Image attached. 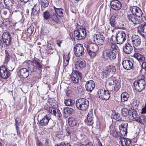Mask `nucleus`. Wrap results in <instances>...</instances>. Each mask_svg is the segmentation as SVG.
<instances>
[{
	"label": "nucleus",
	"instance_id": "nucleus-1",
	"mask_svg": "<svg viewBox=\"0 0 146 146\" xmlns=\"http://www.w3.org/2000/svg\"><path fill=\"white\" fill-rule=\"evenodd\" d=\"M39 125L40 126H45L48 125L50 128L55 125L54 121L51 119V115L49 114L45 115L44 113H39L38 116Z\"/></svg>",
	"mask_w": 146,
	"mask_h": 146
},
{
	"label": "nucleus",
	"instance_id": "nucleus-2",
	"mask_svg": "<svg viewBox=\"0 0 146 146\" xmlns=\"http://www.w3.org/2000/svg\"><path fill=\"white\" fill-rule=\"evenodd\" d=\"M89 105L88 101L84 98L78 99L76 102V106L78 110L82 111L86 110Z\"/></svg>",
	"mask_w": 146,
	"mask_h": 146
},
{
	"label": "nucleus",
	"instance_id": "nucleus-3",
	"mask_svg": "<svg viewBox=\"0 0 146 146\" xmlns=\"http://www.w3.org/2000/svg\"><path fill=\"white\" fill-rule=\"evenodd\" d=\"M86 49L89 55L92 57H94L96 55V52L98 47L97 45L94 43H92L86 45Z\"/></svg>",
	"mask_w": 146,
	"mask_h": 146
},
{
	"label": "nucleus",
	"instance_id": "nucleus-4",
	"mask_svg": "<svg viewBox=\"0 0 146 146\" xmlns=\"http://www.w3.org/2000/svg\"><path fill=\"white\" fill-rule=\"evenodd\" d=\"M133 85L135 90L140 92L145 88V82L143 79H140L135 81Z\"/></svg>",
	"mask_w": 146,
	"mask_h": 146
},
{
	"label": "nucleus",
	"instance_id": "nucleus-5",
	"mask_svg": "<svg viewBox=\"0 0 146 146\" xmlns=\"http://www.w3.org/2000/svg\"><path fill=\"white\" fill-rule=\"evenodd\" d=\"M126 35L125 33L122 31H118L115 36L116 42L118 44H122L126 39Z\"/></svg>",
	"mask_w": 146,
	"mask_h": 146
},
{
	"label": "nucleus",
	"instance_id": "nucleus-6",
	"mask_svg": "<svg viewBox=\"0 0 146 146\" xmlns=\"http://www.w3.org/2000/svg\"><path fill=\"white\" fill-rule=\"evenodd\" d=\"M86 30L84 29H78L74 31V36L77 40H81L84 38L86 35Z\"/></svg>",
	"mask_w": 146,
	"mask_h": 146
},
{
	"label": "nucleus",
	"instance_id": "nucleus-7",
	"mask_svg": "<svg viewBox=\"0 0 146 146\" xmlns=\"http://www.w3.org/2000/svg\"><path fill=\"white\" fill-rule=\"evenodd\" d=\"M98 93L99 98L103 100H108L110 97L109 92L104 89H99L98 92Z\"/></svg>",
	"mask_w": 146,
	"mask_h": 146
},
{
	"label": "nucleus",
	"instance_id": "nucleus-8",
	"mask_svg": "<svg viewBox=\"0 0 146 146\" xmlns=\"http://www.w3.org/2000/svg\"><path fill=\"white\" fill-rule=\"evenodd\" d=\"M93 37L94 42L95 41V39L96 40V42L98 45H103L105 43V38L103 35L99 34H95L93 35Z\"/></svg>",
	"mask_w": 146,
	"mask_h": 146
},
{
	"label": "nucleus",
	"instance_id": "nucleus-9",
	"mask_svg": "<svg viewBox=\"0 0 146 146\" xmlns=\"http://www.w3.org/2000/svg\"><path fill=\"white\" fill-rule=\"evenodd\" d=\"M74 52L75 55L78 57L83 55L84 49L83 45L80 44H77L74 47Z\"/></svg>",
	"mask_w": 146,
	"mask_h": 146
},
{
	"label": "nucleus",
	"instance_id": "nucleus-10",
	"mask_svg": "<svg viewBox=\"0 0 146 146\" xmlns=\"http://www.w3.org/2000/svg\"><path fill=\"white\" fill-rule=\"evenodd\" d=\"M10 72L4 66L0 67V77L5 79H7L10 76Z\"/></svg>",
	"mask_w": 146,
	"mask_h": 146
},
{
	"label": "nucleus",
	"instance_id": "nucleus-11",
	"mask_svg": "<svg viewBox=\"0 0 146 146\" xmlns=\"http://www.w3.org/2000/svg\"><path fill=\"white\" fill-rule=\"evenodd\" d=\"M71 76L72 82L75 84L78 83L79 80L82 79L81 73L77 71H73L72 72Z\"/></svg>",
	"mask_w": 146,
	"mask_h": 146
},
{
	"label": "nucleus",
	"instance_id": "nucleus-12",
	"mask_svg": "<svg viewBox=\"0 0 146 146\" xmlns=\"http://www.w3.org/2000/svg\"><path fill=\"white\" fill-rule=\"evenodd\" d=\"M130 9L133 14L139 18L141 17L143 12L140 8L137 6H133L130 7Z\"/></svg>",
	"mask_w": 146,
	"mask_h": 146
},
{
	"label": "nucleus",
	"instance_id": "nucleus-13",
	"mask_svg": "<svg viewBox=\"0 0 146 146\" xmlns=\"http://www.w3.org/2000/svg\"><path fill=\"white\" fill-rule=\"evenodd\" d=\"M2 39L3 43L7 46L10 45L11 43V38L10 34L8 32L3 33L2 36Z\"/></svg>",
	"mask_w": 146,
	"mask_h": 146
},
{
	"label": "nucleus",
	"instance_id": "nucleus-14",
	"mask_svg": "<svg viewBox=\"0 0 146 146\" xmlns=\"http://www.w3.org/2000/svg\"><path fill=\"white\" fill-rule=\"evenodd\" d=\"M127 17L128 21L131 23H132L135 25L139 23L140 19L132 14L127 15Z\"/></svg>",
	"mask_w": 146,
	"mask_h": 146
},
{
	"label": "nucleus",
	"instance_id": "nucleus-15",
	"mask_svg": "<svg viewBox=\"0 0 146 146\" xmlns=\"http://www.w3.org/2000/svg\"><path fill=\"white\" fill-rule=\"evenodd\" d=\"M18 74L21 78H25L29 75V71L26 68H22L18 70Z\"/></svg>",
	"mask_w": 146,
	"mask_h": 146
},
{
	"label": "nucleus",
	"instance_id": "nucleus-16",
	"mask_svg": "<svg viewBox=\"0 0 146 146\" xmlns=\"http://www.w3.org/2000/svg\"><path fill=\"white\" fill-rule=\"evenodd\" d=\"M110 4L111 9L115 10H119L122 7L121 3L118 0L112 1Z\"/></svg>",
	"mask_w": 146,
	"mask_h": 146
},
{
	"label": "nucleus",
	"instance_id": "nucleus-17",
	"mask_svg": "<svg viewBox=\"0 0 146 146\" xmlns=\"http://www.w3.org/2000/svg\"><path fill=\"white\" fill-rule=\"evenodd\" d=\"M132 43L134 46H138L141 44L140 37L138 35H133L131 38Z\"/></svg>",
	"mask_w": 146,
	"mask_h": 146
},
{
	"label": "nucleus",
	"instance_id": "nucleus-18",
	"mask_svg": "<svg viewBox=\"0 0 146 146\" xmlns=\"http://www.w3.org/2000/svg\"><path fill=\"white\" fill-rule=\"evenodd\" d=\"M93 115L92 111H90L87 115V119L85 120V123L89 126H92L94 123Z\"/></svg>",
	"mask_w": 146,
	"mask_h": 146
},
{
	"label": "nucleus",
	"instance_id": "nucleus-19",
	"mask_svg": "<svg viewBox=\"0 0 146 146\" xmlns=\"http://www.w3.org/2000/svg\"><path fill=\"white\" fill-rule=\"evenodd\" d=\"M133 61L129 60H124L122 63L123 68L127 70L131 69L133 67Z\"/></svg>",
	"mask_w": 146,
	"mask_h": 146
},
{
	"label": "nucleus",
	"instance_id": "nucleus-20",
	"mask_svg": "<svg viewBox=\"0 0 146 146\" xmlns=\"http://www.w3.org/2000/svg\"><path fill=\"white\" fill-rule=\"evenodd\" d=\"M95 86L94 82L92 80L87 82L85 85L86 88V90L90 92H92Z\"/></svg>",
	"mask_w": 146,
	"mask_h": 146
},
{
	"label": "nucleus",
	"instance_id": "nucleus-21",
	"mask_svg": "<svg viewBox=\"0 0 146 146\" xmlns=\"http://www.w3.org/2000/svg\"><path fill=\"white\" fill-rule=\"evenodd\" d=\"M86 65L85 61L82 60H77L76 62L75 68L78 70H81L84 68Z\"/></svg>",
	"mask_w": 146,
	"mask_h": 146
},
{
	"label": "nucleus",
	"instance_id": "nucleus-22",
	"mask_svg": "<svg viewBox=\"0 0 146 146\" xmlns=\"http://www.w3.org/2000/svg\"><path fill=\"white\" fill-rule=\"evenodd\" d=\"M133 47L131 44L128 42L125 43L123 47V52L126 54H130L132 52Z\"/></svg>",
	"mask_w": 146,
	"mask_h": 146
},
{
	"label": "nucleus",
	"instance_id": "nucleus-23",
	"mask_svg": "<svg viewBox=\"0 0 146 146\" xmlns=\"http://www.w3.org/2000/svg\"><path fill=\"white\" fill-rule=\"evenodd\" d=\"M115 53L111 50H107L105 51L106 56L108 57L111 60H114L116 58V54Z\"/></svg>",
	"mask_w": 146,
	"mask_h": 146
},
{
	"label": "nucleus",
	"instance_id": "nucleus-24",
	"mask_svg": "<svg viewBox=\"0 0 146 146\" xmlns=\"http://www.w3.org/2000/svg\"><path fill=\"white\" fill-rule=\"evenodd\" d=\"M53 8L55 13L59 17H64L65 13V11L64 9L61 8H56L54 6Z\"/></svg>",
	"mask_w": 146,
	"mask_h": 146
},
{
	"label": "nucleus",
	"instance_id": "nucleus-25",
	"mask_svg": "<svg viewBox=\"0 0 146 146\" xmlns=\"http://www.w3.org/2000/svg\"><path fill=\"white\" fill-rule=\"evenodd\" d=\"M114 79V77L113 76H112L110 77L109 80H113V85L114 90H118L120 88V82H118V80H113Z\"/></svg>",
	"mask_w": 146,
	"mask_h": 146
},
{
	"label": "nucleus",
	"instance_id": "nucleus-26",
	"mask_svg": "<svg viewBox=\"0 0 146 146\" xmlns=\"http://www.w3.org/2000/svg\"><path fill=\"white\" fill-rule=\"evenodd\" d=\"M63 111V116L65 117H67L69 115L72 113L74 110L71 108H64Z\"/></svg>",
	"mask_w": 146,
	"mask_h": 146
},
{
	"label": "nucleus",
	"instance_id": "nucleus-27",
	"mask_svg": "<svg viewBox=\"0 0 146 146\" xmlns=\"http://www.w3.org/2000/svg\"><path fill=\"white\" fill-rule=\"evenodd\" d=\"M106 71L110 74L114 73L116 72V68L115 66L112 64H110L106 67Z\"/></svg>",
	"mask_w": 146,
	"mask_h": 146
},
{
	"label": "nucleus",
	"instance_id": "nucleus-28",
	"mask_svg": "<svg viewBox=\"0 0 146 146\" xmlns=\"http://www.w3.org/2000/svg\"><path fill=\"white\" fill-rule=\"evenodd\" d=\"M120 141L123 146H129L131 143L129 139L124 138L121 139Z\"/></svg>",
	"mask_w": 146,
	"mask_h": 146
},
{
	"label": "nucleus",
	"instance_id": "nucleus-29",
	"mask_svg": "<svg viewBox=\"0 0 146 146\" xmlns=\"http://www.w3.org/2000/svg\"><path fill=\"white\" fill-rule=\"evenodd\" d=\"M51 12L49 11L46 10L44 12L42 15L44 20H48L51 17Z\"/></svg>",
	"mask_w": 146,
	"mask_h": 146
},
{
	"label": "nucleus",
	"instance_id": "nucleus-30",
	"mask_svg": "<svg viewBox=\"0 0 146 146\" xmlns=\"http://www.w3.org/2000/svg\"><path fill=\"white\" fill-rule=\"evenodd\" d=\"M50 18L52 21L56 24H59L60 23V20L58 17V15L56 13H53L52 14Z\"/></svg>",
	"mask_w": 146,
	"mask_h": 146
},
{
	"label": "nucleus",
	"instance_id": "nucleus-31",
	"mask_svg": "<svg viewBox=\"0 0 146 146\" xmlns=\"http://www.w3.org/2000/svg\"><path fill=\"white\" fill-rule=\"evenodd\" d=\"M129 95L128 93L123 92L121 95V101L123 102L127 101L129 98Z\"/></svg>",
	"mask_w": 146,
	"mask_h": 146
},
{
	"label": "nucleus",
	"instance_id": "nucleus-32",
	"mask_svg": "<svg viewBox=\"0 0 146 146\" xmlns=\"http://www.w3.org/2000/svg\"><path fill=\"white\" fill-rule=\"evenodd\" d=\"M75 103L74 100L71 99H66L64 101V104L67 106H73L74 105Z\"/></svg>",
	"mask_w": 146,
	"mask_h": 146
},
{
	"label": "nucleus",
	"instance_id": "nucleus-33",
	"mask_svg": "<svg viewBox=\"0 0 146 146\" xmlns=\"http://www.w3.org/2000/svg\"><path fill=\"white\" fill-rule=\"evenodd\" d=\"M110 46L112 50L114 51L113 52L116 53L118 50V47L115 43H113V39L111 38L110 41Z\"/></svg>",
	"mask_w": 146,
	"mask_h": 146
},
{
	"label": "nucleus",
	"instance_id": "nucleus-34",
	"mask_svg": "<svg viewBox=\"0 0 146 146\" xmlns=\"http://www.w3.org/2000/svg\"><path fill=\"white\" fill-rule=\"evenodd\" d=\"M68 123L70 126L72 127L76 125L77 121L73 117H69L68 119Z\"/></svg>",
	"mask_w": 146,
	"mask_h": 146
},
{
	"label": "nucleus",
	"instance_id": "nucleus-35",
	"mask_svg": "<svg viewBox=\"0 0 146 146\" xmlns=\"http://www.w3.org/2000/svg\"><path fill=\"white\" fill-rule=\"evenodd\" d=\"M5 5L8 7H11L14 4V0H3Z\"/></svg>",
	"mask_w": 146,
	"mask_h": 146
},
{
	"label": "nucleus",
	"instance_id": "nucleus-36",
	"mask_svg": "<svg viewBox=\"0 0 146 146\" xmlns=\"http://www.w3.org/2000/svg\"><path fill=\"white\" fill-rule=\"evenodd\" d=\"M134 57L136 58L139 61H143L145 60L144 57L139 53H137L134 54Z\"/></svg>",
	"mask_w": 146,
	"mask_h": 146
},
{
	"label": "nucleus",
	"instance_id": "nucleus-37",
	"mask_svg": "<svg viewBox=\"0 0 146 146\" xmlns=\"http://www.w3.org/2000/svg\"><path fill=\"white\" fill-rule=\"evenodd\" d=\"M135 120L136 121L143 124L146 121V117L145 116H141L140 117H137Z\"/></svg>",
	"mask_w": 146,
	"mask_h": 146
},
{
	"label": "nucleus",
	"instance_id": "nucleus-38",
	"mask_svg": "<svg viewBox=\"0 0 146 146\" xmlns=\"http://www.w3.org/2000/svg\"><path fill=\"white\" fill-rule=\"evenodd\" d=\"M112 115V118L116 120L119 121L121 119V117L118 113L113 112Z\"/></svg>",
	"mask_w": 146,
	"mask_h": 146
},
{
	"label": "nucleus",
	"instance_id": "nucleus-39",
	"mask_svg": "<svg viewBox=\"0 0 146 146\" xmlns=\"http://www.w3.org/2000/svg\"><path fill=\"white\" fill-rule=\"evenodd\" d=\"M28 68L30 71L34 72L36 70V68L35 66L34 63V61L33 62H31L30 63L28 66Z\"/></svg>",
	"mask_w": 146,
	"mask_h": 146
},
{
	"label": "nucleus",
	"instance_id": "nucleus-40",
	"mask_svg": "<svg viewBox=\"0 0 146 146\" xmlns=\"http://www.w3.org/2000/svg\"><path fill=\"white\" fill-rule=\"evenodd\" d=\"M66 131L69 135H72L76 131L75 129L71 127H68L66 129Z\"/></svg>",
	"mask_w": 146,
	"mask_h": 146
},
{
	"label": "nucleus",
	"instance_id": "nucleus-41",
	"mask_svg": "<svg viewBox=\"0 0 146 146\" xmlns=\"http://www.w3.org/2000/svg\"><path fill=\"white\" fill-rule=\"evenodd\" d=\"M40 2L41 6L44 8L48 7L49 5L48 0H40Z\"/></svg>",
	"mask_w": 146,
	"mask_h": 146
},
{
	"label": "nucleus",
	"instance_id": "nucleus-42",
	"mask_svg": "<svg viewBox=\"0 0 146 146\" xmlns=\"http://www.w3.org/2000/svg\"><path fill=\"white\" fill-rule=\"evenodd\" d=\"M121 114L123 117H127L129 115V111L128 109L124 108L121 110Z\"/></svg>",
	"mask_w": 146,
	"mask_h": 146
},
{
	"label": "nucleus",
	"instance_id": "nucleus-43",
	"mask_svg": "<svg viewBox=\"0 0 146 146\" xmlns=\"http://www.w3.org/2000/svg\"><path fill=\"white\" fill-rule=\"evenodd\" d=\"M129 115L130 116L131 115V119H135L137 117V112L135 110H133L132 111H129Z\"/></svg>",
	"mask_w": 146,
	"mask_h": 146
},
{
	"label": "nucleus",
	"instance_id": "nucleus-44",
	"mask_svg": "<svg viewBox=\"0 0 146 146\" xmlns=\"http://www.w3.org/2000/svg\"><path fill=\"white\" fill-rule=\"evenodd\" d=\"M120 11H119L117 13H114L113 15L111 16V18L114 19H117L118 20L119 19L121 18V16L119 15V13Z\"/></svg>",
	"mask_w": 146,
	"mask_h": 146
},
{
	"label": "nucleus",
	"instance_id": "nucleus-45",
	"mask_svg": "<svg viewBox=\"0 0 146 146\" xmlns=\"http://www.w3.org/2000/svg\"><path fill=\"white\" fill-rule=\"evenodd\" d=\"M120 133L119 136H125L126 135L127 133V129H123L119 127Z\"/></svg>",
	"mask_w": 146,
	"mask_h": 146
},
{
	"label": "nucleus",
	"instance_id": "nucleus-46",
	"mask_svg": "<svg viewBox=\"0 0 146 146\" xmlns=\"http://www.w3.org/2000/svg\"><path fill=\"white\" fill-rule=\"evenodd\" d=\"M145 17V21H143L146 24V18ZM139 28L140 29V31H142L143 33H145L146 34V24L143 25V26L139 27Z\"/></svg>",
	"mask_w": 146,
	"mask_h": 146
},
{
	"label": "nucleus",
	"instance_id": "nucleus-47",
	"mask_svg": "<svg viewBox=\"0 0 146 146\" xmlns=\"http://www.w3.org/2000/svg\"><path fill=\"white\" fill-rule=\"evenodd\" d=\"M34 27L33 26H30L27 29V33L29 36H31L33 33L34 30Z\"/></svg>",
	"mask_w": 146,
	"mask_h": 146
},
{
	"label": "nucleus",
	"instance_id": "nucleus-48",
	"mask_svg": "<svg viewBox=\"0 0 146 146\" xmlns=\"http://www.w3.org/2000/svg\"><path fill=\"white\" fill-rule=\"evenodd\" d=\"M139 101L133 100L132 105L135 109H137L139 104Z\"/></svg>",
	"mask_w": 146,
	"mask_h": 146
},
{
	"label": "nucleus",
	"instance_id": "nucleus-49",
	"mask_svg": "<svg viewBox=\"0 0 146 146\" xmlns=\"http://www.w3.org/2000/svg\"><path fill=\"white\" fill-rule=\"evenodd\" d=\"M3 25L7 27H10L11 25L9 19H4L3 21Z\"/></svg>",
	"mask_w": 146,
	"mask_h": 146
},
{
	"label": "nucleus",
	"instance_id": "nucleus-50",
	"mask_svg": "<svg viewBox=\"0 0 146 146\" xmlns=\"http://www.w3.org/2000/svg\"><path fill=\"white\" fill-rule=\"evenodd\" d=\"M53 114L55 116L57 117H61L62 115L60 110L56 108L54 111V113H53Z\"/></svg>",
	"mask_w": 146,
	"mask_h": 146
},
{
	"label": "nucleus",
	"instance_id": "nucleus-51",
	"mask_svg": "<svg viewBox=\"0 0 146 146\" xmlns=\"http://www.w3.org/2000/svg\"><path fill=\"white\" fill-rule=\"evenodd\" d=\"M127 126L128 123L127 122H125L124 123H122L119 125V127L124 129H127Z\"/></svg>",
	"mask_w": 146,
	"mask_h": 146
},
{
	"label": "nucleus",
	"instance_id": "nucleus-52",
	"mask_svg": "<svg viewBox=\"0 0 146 146\" xmlns=\"http://www.w3.org/2000/svg\"><path fill=\"white\" fill-rule=\"evenodd\" d=\"M47 48H48V53L50 54H52L53 53V52H52L53 49L52 48L51 46V44L48 43L47 44Z\"/></svg>",
	"mask_w": 146,
	"mask_h": 146
},
{
	"label": "nucleus",
	"instance_id": "nucleus-53",
	"mask_svg": "<svg viewBox=\"0 0 146 146\" xmlns=\"http://www.w3.org/2000/svg\"><path fill=\"white\" fill-rule=\"evenodd\" d=\"M110 73L108 72H103L102 73V78H107L109 76Z\"/></svg>",
	"mask_w": 146,
	"mask_h": 146
},
{
	"label": "nucleus",
	"instance_id": "nucleus-54",
	"mask_svg": "<svg viewBox=\"0 0 146 146\" xmlns=\"http://www.w3.org/2000/svg\"><path fill=\"white\" fill-rule=\"evenodd\" d=\"M34 63L35 65H36L35 67L37 68H40L42 67V66L41 65L39 62L36 60L34 61Z\"/></svg>",
	"mask_w": 146,
	"mask_h": 146
},
{
	"label": "nucleus",
	"instance_id": "nucleus-55",
	"mask_svg": "<svg viewBox=\"0 0 146 146\" xmlns=\"http://www.w3.org/2000/svg\"><path fill=\"white\" fill-rule=\"evenodd\" d=\"M115 20L113 19L111 17L110 19V23L111 26L113 27H114L115 26Z\"/></svg>",
	"mask_w": 146,
	"mask_h": 146
},
{
	"label": "nucleus",
	"instance_id": "nucleus-56",
	"mask_svg": "<svg viewBox=\"0 0 146 146\" xmlns=\"http://www.w3.org/2000/svg\"><path fill=\"white\" fill-rule=\"evenodd\" d=\"M56 109V108H52V107H49L48 110V112L53 114V113H54V111Z\"/></svg>",
	"mask_w": 146,
	"mask_h": 146
},
{
	"label": "nucleus",
	"instance_id": "nucleus-57",
	"mask_svg": "<svg viewBox=\"0 0 146 146\" xmlns=\"http://www.w3.org/2000/svg\"><path fill=\"white\" fill-rule=\"evenodd\" d=\"M10 58L5 57V60L4 62V64L5 65H7L9 61L10 60Z\"/></svg>",
	"mask_w": 146,
	"mask_h": 146
},
{
	"label": "nucleus",
	"instance_id": "nucleus-58",
	"mask_svg": "<svg viewBox=\"0 0 146 146\" xmlns=\"http://www.w3.org/2000/svg\"><path fill=\"white\" fill-rule=\"evenodd\" d=\"M64 60L68 62L69 60V57L68 55H64L63 56Z\"/></svg>",
	"mask_w": 146,
	"mask_h": 146
},
{
	"label": "nucleus",
	"instance_id": "nucleus-59",
	"mask_svg": "<svg viewBox=\"0 0 146 146\" xmlns=\"http://www.w3.org/2000/svg\"><path fill=\"white\" fill-rule=\"evenodd\" d=\"M80 146H95V145L92 143L90 142L85 145H82Z\"/></svg>",
	"mask_w": 146,
	"mask_h": 146
},
{
	"label": "nucleus",
	"instance_id": "nucleus-60",
	"mask_svg": "<svg viewBox=\"0 0 146 146\" xmlns=\"http://www.w3.org/2000/svg\"><path fill=\"white\" fill-rule=\"evenodd\" d=\"M20 121V119L17 117L15 119V125H19Z\"/></svg>",
	"mask_w": 146,
	"mask_h": 146
},
{
	"label": "nucleus",
	"instance_id": "nucleus-61",
	"mask_svg": "<svg viewBox=\"0 0 146 146\" xmlns=\"http://www.w3.org/2000/svg\"><path fill=\"white\" fill-rule=\"evenodd\" d=\"M36 144L37 146H45L42 144L41 142L37 140L36 142Z\"/></svg>",
	"mask_w": 146,
	"mask_h": 146
},
{
	"label": "nucleus",
	"instance_id": "nucleus-62",
	"mask_svg": "<svg viewBox=\"0 0 146 146\" xmlns=\"http://www.w3.org/2000/svg\"><path fill=\"white\" fill-rule=\"evenodd\" d=\"M55 146H66V145L64 142H62L60 143L55 145Z\"/></svg>",
	"mask_w": 146,
	"mask_h": 146
},
{
	"label": "nucleus",
	"instance_id": "nucleus-63",
	"mask_svg": "<svg viewBox=\"0 0 146 146\" xmlns=\"http://www.w3.org/2000/svg\"><path fill=\"white\" fill-rule=\"evenodd\" d=\"M44 141V144L45 145L47 146H48V145L49 140L47 139H45Z\"/></svg>",
	"mask_w": 146,
	"mask_h": 146
},
{
	"label": "nucleus",
	"instance_id": "nucleus-64",
	"mask_svg": "<svg viewBox=\"0 0 146 146\" xmlns=\"http://www.w3.org/2000/svg\"><path fill=\"white\" fill-rule=\"evenodd\" d=\"M142 67L146 71V62H144L142 63Z\"/></svg>",
	"mask_w": 146,
	"mask_h": 146
}]
</instances>
